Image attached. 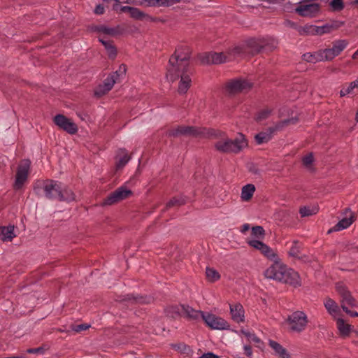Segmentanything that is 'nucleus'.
<instances>
[{
	"label": "nucleus",
	"instance_id": "28",
	"mask_svg": "<svg viewBox=\"0 0 358 358\" xmlns=\"http://www.w3.org/2000/svg\"><path fill=\"white\" fill-rule=\"evenodd\" d=\"M248 47L250 49L249 51L252 55L260 52L263 48V45H261L259 42L255 39H251L248 41Z\"/></svg>",
	"mask_w": 358,
	"mask_h": 358
},
{
	"label": "nucleus",
	"instance_id": "43",
	"mask_svg": "<svg viewBox=\"0 0 358 358\" xmlns=\"http://www.w3.org/2000/svg\"><path fill=\"white\" fill-rule=\"evenodd\" d=\"M90 327V325L87 324H76V325H74L72 328V329L73 331H75L76 332H81L83 331H85L87 329H88Z\"/></svg>",
	"mask_w": 358,
	"mask_h": 358
},
{
	"label": "nucleus",
	"instance_id": "46",
	"mask_svg": "<svg viewBox=\"0 0 358 358\" xmlns=\"http://www.w3.org/2000/svg\"><path fill=\"white\" fill-rule=\"evenodd\" d=\"M99 31L108 35H113L114 34V30L113 29L108 28L104 26H101L99 28Z\"/></svg>",
	"mask_w": 358,
	"mask_h": 358
},
{
	"label": "nucleus",
	"instance_id": "57",
	"mask_svg": "<svg viewBox=\"0 0 358 358\" xmlns=\"http://www.w3.org/2000/svg\"><path fill=\"white\" fill-rule=\"evenodd\" d=\"M357 80H358V78H357Z\"/></svg>",
	"mask_w": 358,
	"mask_h": 358
},
{
	"label": "nucleus",
	"instance_id": "23",
	"mask_svg": "<svg viewBox=\"0 0 358 358\" xmlns=\"http://www.w3.org/2000/svg\"><path fill=\"white\" fill-rule=\"evenodd\" d=\"M324 305L330 315L336 316L340 313L338 304L331 299L328 298L324 301Z\"/></svg>",
	"mask_w": 358,
	"mask_h": 358
},
{
	"label": "nucleus",
	"instance_id": "15",
	"mask_svg": "<svg viewBox=\"0 0 358 358\" xmlns=\"http://www.w3.org/2000/svg\"><path fill=\"white\" fill-rule=\"evenodd\" d=\"M131 194V192L130 190L127 189L124 186H122L110 193L105 199L104 203L112 205L126 199Z\"/></svg>",
	"mask_w": 358,
	"mask_h": 358
},
{
	"label": "nucleus",
	"instance_id": "50",
	"mask_svg": "<svg viewBox=\"0 0 358 358\" xmlns=\"http://www.w3.org/2000/svg\"><path fill=\"white\" fill-rule=\"evenodd\" d=\"M244 350H245V355H247L248 357H251V355L252 354V351L250 346L245 345Z\"/></svg>",
	"mask_w": 358,
	"mask_h": 358
},
{
	"label": "nucleus",
	"instance_id": "44",
	"mask_svg": "<svg viewBox=\"0 0 358 358\" xmlns=\"http://www.w3.org/2000/svg\"><path fill=\"white\" fill-rule=\"evenodd\" d=\"M27 352L29 354H38L43 355L45 352V349L43 347H38L36 348H29Z\"/></svg>",
	"mask_w": 358,
	"mask_h": 358
},
{
	"label": "nucleus",
	"instance_id": "19",
	"mask_svg": "<svg viewBox=\"0 0 358 358\" xmlns=\"http://www.w3.org/2000/svg\"><path fill=\"white\" fill-rule=\"evenodd\" d=\"M231 317L236 322H241L244 320V310L241 304L235 303L230 305Z\"/></svg>",
	"mask_w": 358,
	"mask_h": 358
},
{
	"label": "nucleus",
	"instance_id": "37",
	"mask_svg": "<svg viewBox=\"0 0 358 358\" xmlns=\"http://www.w3.org/2000/svg\"><path fill=\"white\" fill-rule=\"evenodd\" d=\"M241 332L248 339L250 342H253L257 345L261 343L260 339L257 336H256L255 334H254L252 332L243 329H242ZM257 346L259 347V345Z\"/></svg>",
	"mask_w": 358,
	"mask_h": 358
},
{
	"label": "nucleus",
	"instance_id": "21",
	"mask_svg": "<svg viewBox=\"0 0 358 358\" xmlns=\"http://www.w3.org/2000/svg\"><path fill=\"white\" fill-rule=\"evenodd\" d=\"M15 237L14 226L0 227V239L3 241H11Z\"/></svg>",
	"mask_w": 358,
	"mask_h": 358
},
{
	"label": "nucleus",
	"instance_id": "55",
	"mask_svg": "<svg viewBox=\"0 0 358 358\" xmlns=\"http://www.w3.org/2000/svg\"><path fill=\"white\" fill-rule=\"evenodd\" d=\"M354 58L358 57V50L353 55Z\"/></svg>",
	"mask_w": 358,
	"mask_h": 358
},
{
	"label": "nucleus",
	"instance_id": "18",
	"mask_svg": "<svg viewBox=\"0 0 358 358\" xmlns=\"http://www.w3.org/2000/svg\"><path fill=\"white\" fill-rule=\"evenodd\" d=\"M121 301H126L130 304H145L150 303L152 301V298L150 296H134L132 294H127L123 296Z\"/></svg>",
	"mask_w": 358,
	"mask_h": 358
},
{
	"label": "nucleus",
	"instance_id": "26",
	"mask_svg": "<svg viewBox=\"0 0 358 358\" xmlns=\"http://www.w3.org/2000/svg\"><path fill=\"white\" fill-rule=\"evenodd\" d=\"M99 41L104 45L108 57L111 59H114L117 55V50L112 43L110 41L104 40L103 38H100Z\"/></svg>",
	"mask_w": 358,
	"mask_h": 358
},
{
	"label": "nucleus",
	"instance_id": "10",
	"mask_svg": "<svg viewBox=\"0 0 358 358\" xmlns=\"http://www.w3.org/2000/svg\"><path fill=\"white\" fill-rule=\"evenodd\" d=\"M170 309L173 312L171 315L173 317H175V315H182L189 320L195 321L199 320L200 319L203 320V316L205 314V313L202 311L194 310L188 306H185L184 305L172 306Z\"/></svg>",
	"mask_w": 358,
	"mask_h": 358
},
{
	"label": "nucleus",
	"instance_id": "17",
	"mask_svg": "<svg viewBox=\"0 0 358 358\" xmlns=\"http://www.w3.org/2000/svg\"><path fill=\"white\" fill-rule=\"evenodd\" d=\"M117 80L115 78V75H110L103 81V85H100L94 92L96 96L100 97L109 92L114 84L117 83Z\"/></svg>",
	"mask_w": 358,
	"mask_h": 358
},
{
	"label": "nucleus",
	"instance_id": "9",
	"mask_svg": "<svg viewBox=\"0 0 358 358\" xmlns=\"http://www.w3.org/2000/svg\"><path fill=\"white\" fill-rule=\"evenodd\" d=\"M31 162L29 159H23L20 161L17 166L14 188L20 189L26 182L30 171Z\"/></svg>",
	"mask_w": 358,
	"mask_h": 358
},
{
	"label": "nucleus",
	"instance_id": "1",
	"mask_svg": "<svg viewBox=\"0 0 358 358\" xmlns=\"http://www.w3.org/2000/svg\"><path fill=\"white\" fill-rule=\"evenodd\" d=\"M190 52L187 47L180 46L171 56L167 66L166 78L174 82L180 78L178 92L185 94L191 85L190 75L192 71L189 65Z\"/></svg>",
	"mask_w": 358,
	"mask_h": 358
},
{
	"label": "nucleus",
	"instance_id": "41",
	"mask_svg": "<svg viewBox=\"0 0 358 358\" xmlns=\"http://www.w3.org/2000/svg\"><path fill=\"white\" fill-rule=\"evenodd\" d=\"M127 71L126 66L122 64L120 66L119 69L114 72L112 75H115V78L118 81L119 78L125 74Z\"/></svg>",
	"mask_w": 358,
	"mask_h": 358
},
{
	"label": "nucleus",
	"instance_id": "4",
	"mask_svg": "<svg viewBox=\"0 0 358 358\" xmlns=\"http://www.w3.org/2000/svg\"><path fill=\"white\" fill-rule=\"evenodd\" d=\"M248 145V142L242 134H238L234 138H229L222 134L215 143V147L220 152L238 153Z\"/></svg>",
	"mask_w": 358,
	"mask_h": 358
},
{
	"label": "nucleus",
	"instance_id": "53",
	"mask_svg": "<svg viewBox=\"0 0 358 358\" xmlns=\"http://www.w3.org/2000/svg\"><path fill=\"white\" fill-rule=\"evenodd\" d=\"M250 229V224H244L242 226V228L241 229V231L243 234H245L246 231H248Z\"/></svg>",
	"mask_w": 358,
	"mask_h": 358
},
{
	"label": "nucleus",
	"instance_id": "24",
	"mask_svg": "<svg viewBox=\"0 0 358 358\" xmlns=\"http://www.w3.org/2000/svg\"><path fill=\"white\" fill-rule=\"evenodd\" d=\"M302 58L304 61L310 63H316L318 62L323 61L322 55H321L320 50L315 52H307L303 54Z\"/></svg>",
	"mask_w": 358,
	"mask_h": 358
},
{
	"label": "nucleus",
	"instance_id": "31",
	"mask_svg": "<svg viewBox=\"0 0 358 358\" xmlns=\"http://www.w3.org/2000/svg\"><path fill=\"white\" fill-rule=\"evenodd\" d=\"M348 42L345 40L336 41L333 43L332 48L335 53L338 55L347 47Z\"/></svg>",
	"mask_w": 358,
	"mask_h": 358
},
{
	"label": "nucleus",
	"instance_id": "29",
	"mask_svg": "<svg viewBox=\"0 0 358 358\" xmlns=\"http://www.w3.org/2000/svg\"><path fill=\"white\" fill-rule=\"evenodd\" d=\"M337 327L340 331V333L343 336H348L350 332V325L345 323V322L341 319L338 318L336 321Z\"/></svg>",
	"mask_w": 358,
	"mask_h": 358
},
{
	"label": "nucleus",
	"instance_id": "56",
	"mask_svg": "<svg viewBox=\"0 0 358 358\" xmlns=\"http://www.w3.org/2000/svg\"><path fill=\"white\" fill-rule=\"evenodd\" d=\"M355 119H356V121L358 122V110L357 111Z\"/></svg>",
	"mask_w": 358,
	"mask_h": 358
},
{
	"label": "nucleus",
	"instance_id": "6",
	"mask_svg": "<svg viewBox=\"0 0 358 358\" xmlns=\"http://www.w3.org/2000/svg\"><path fill=\"white\" fill-rule=\"evenodd\" d=\"M296 122L297 119L296 117H292L289 119L285 120L277 124L275 127H269L266 131L257 134L255 136V141L257 143V144L267 143L271 138L273 133L276 130L281 129L285 125L295 124Z\"/></svg>",
	"mask_w": 358,
	"mask_h": 358
},
{
	"label": "nucleus",
	"instance_id": "7",
	"mask_svg": "<svg viewBox=\"0 0 358 358\" xmlns=\"http://www.w3.org/2000/svg\"><path fill=\"white\" fill-rule=\"evenodd\" d=\"M206 129L192 126H178L169 131V136L173 137L179 136H202L206 135Z\"/></svg>",
	"mask_w": 358,
	"mask_h": 358
},
{
	"label": "nucleus",
	"instance_id": "30",
	"mask_svg": "<svg viewBox=\"0 0 358 358\" xmlns=\"http://www.w3.org/2000/svg\"><path fill=\"white\" fill-rule=\"evenodd\" d=\"M186 203V199L183 196L173 197L166 206V209H169L174 206H180Z\"/></svg>",
	"mask_w": 358,
	"mask_h": 358
},
{
	"label": "nucleus",
	"instance_id": "25",
	"mask_svg": "<svg viewBox=\"0 0 358 358\" xmlns=\"http://www.w3.org/2000/svg\"><path fill=\"white\" fill-rule=\"evenodd\" d=\"M255 191V187L252 184H248L243 187L241 191V199L243 201H249L253 196Z\"/></svg>",
	"mask_w": 358,
	"mask_h": 358
},
{
	"label": "nucleus",
	"instance_id": "42",
	"mask_svg": "<svg viewBox=\"0 0 358 358\" xmlns=\"http://www.w3.org/2000/svg\"><path fill=\"white\" fill-rule=\"evenodd\" d=\"M252 234L255 236L259 237L264 234V230L263 227L260 226H256L252 228Z\"/></svg>",
	"mask_w": 358,
	"mask_h": 358
},
{
	"label": "nucleus",
	"instance_id": "2",
	"mask_svg": "<svg viewBox=\"0 0 358 358\" xmlns=\"http://www.w3.org/2000/svg\"><path fill=\"white\" fill-rule=\"evenodd\" d=\"M260 252L268 259L274 261V263L264 271V276L266 278L289 284L294 287L300 286L301 282L298 273L278 262L276 254L270 247L265 244Z\"/></svg>",
	"mask_w": 358,
	"mask_h": 358
},
{
	"label": "nucleus",
	"instance_id": "52",
	"mask_svg": "<svg viewBox=\"0 0 358 358\" xmlns=\"http://www.w3.org/2000/svg\"><path fill=\"white\" fill-rule=\"evenodd\" d=\"M145 2L148 3L150 6H155V4L159 3L161 0H143Z\"/></svg>",
	"mask_w": 358,
	"mask_h": 358
},
{
	"label": "nucleus",
	"instance_id": "51",
	"mask_svg": "<svg viewBox=\"0 0 358 358\" xmlns=\"http://www.w3.org/2000/svg\"><path fill=\"white\" fill-rule=\"evenodd\" d=\"M104 12V7L101 6V5H98L96 8H95V13L96 14H103Z\"/></svg>",
	"mask_w": 358,
	"mask_h": 358
},
{
	"label": "nucleus",
	"instance_id": "54",
	"mask_svg": "<svg viewBox=\"0 0 358 358\" xmlns=\"http://www.w3.org/2000/svg\"><path fill=\"white\" fill-rule=\"evenodd\" d=\"M117 2H119L120 3H128L131 4L134 2V0H115Z\"/></svg>",
	"mask_w": 358,
	"mask_h": 358
},
{
	"label": "nucleus",
	"instance_id": "5",
	"mask_svg": "<svg viewBox=\"0 0 358 358\" xmlns=\"http://www.w3.org/2000/svg\"><path fill=\"white\" fill-rule=\"evenodd\" d=\"M244 54V50L242 47H235L233 50L229 51L227 55L224 52H208L201 56V62L206 64H218L227 62L231 59V57H241Z\"/></svg>",
	"mask_w": 358,
	"mask_h": 358
},
{
	"label": "nucleus",
	"instance_id": "39",
	"mask_svg": "<svg viewBox=\"0 0 358 358\" xmlns=\"http://www.w3.org/2000/svg\"><path fill=\"white\" fill-rule=\"evenodd\" d=\"M271 110L269 108H265L259 111L257 115V120L262 121L266 119L271 114Z\"/></svg>",
	"mask_w": 358,
	"mask_h": 358
},
{
	"label": "nucleus",
	"instance_id": "36",
	"mask_svg": "<svg viewBox=\"0 0 358 358\" xmlns=\"http://www.w3.org/2000/svg\"><path fill=\"white\" fill-rule=\"evenodd\" d=\"M206 275L207 279L210 282H215L220 277L219 273L212 268H206Z\"/></svg>",
	"mask_w": 358,
	"mask_h": 358
},
{
	"label": "nucleus",
	"instance_id": "49",
	"mask_svg": "<svg viewBox=\"0 0 358 358\" xmlns=\"http://www.w3.org/2000/svg\"><path fill=\"white\" fill-rule=\"evenodd\" d=\"M327 29H328V28L326 27H318L316 28L315 31L317 34L321 35V34L326 33Z\"/></svg>",
	"mask_w": 358,
	"mask_h": 358
},
{
	"label": "nucleus",
	"instance_id": "3",
	"mask_svg": "<svg viewBox=\"0 0 358 358\" xmlns=\"http://www.w3.org/2000/svg\"><path fill=\"white\" fill-rule=\"evenodd\" d=\"M34 189L38 194H41L39 191L41 189L43 196L49 200L71 203L76 201L77 199V196L72 189L58 180H44L38 184Z\"/></svg>",
	"mask_w": 358,
	"mask_h": 358
},
{
	"label": "nucleus",
	"instance_id": "47",
	"mask_svg": "<svg viewBox=\"0 0 358 358\" xmlns=\"http://www.w3.org/2000/svg\"><path fill=\"white\" fill-rule=\"evenodd\" d=\"M343 311H345L348 315L352 317H358V313L357 311L350 310L348 308V306L345 307V309H343Z\"/></svg>",
	"mask_w": 358,
	"mask_h": 358
},
{
	"label": "nucleus",
	"instance_id": "8",
	"mask_svg": "<svg viewBox=\"0 0 358 358\" xmlns=\"http://www.w3.org/2000/svg\"><path fill=\"white\" fill-rule=\"evenodd\" d=\"M336 290L340 296V302L342 309L349 306L355 308L357 306V301L352 296L351 292L343 282H338L336 285Z\"/></svg>",
	"mask_w": 358,
	"mask_h": 358
},
{
	"label": "nucleus",
	"instance_id": "22",
	"mask_svg": "<svg viewBox=\"0 0 358 358\" xmlns=\"http://www.w3.org/2000/svg\"><path fill=\"white\" fill-rule=\"evenodd\" d=\"M120 10L122 13H128L131 17L136 20H141L144 14L139 9L129 6H122Z\"/></svg>",
	"mask_w": 358,
	"mask_h": 358
},
{
	"label": "nucleus",
	"instance_id": "11",
	"mask_svg": "<svg viewBox=\"0 0 358 358\" xmlns=\"http://www.w3.org/2000/svg\"><path fill=\"white\" fill-rule=\"evenodd\" d=\"M290 329L295 331H301L307 324L308 320L306 314L301 311L293 313L288 318Z\"/></svg>",
	"mask_w": 358,
	"mask_h": 358
},
{
	"label": "nucleus",
	"instance_id": "34",
	"mask_svg": "<svg viewBox=\"0 0 358 358\" xmlns=\"http://www.w3.org/2000/svg\"><path fill=\"white\" fill-rule=\"evenodd\" d=\"M130 157L128 155V153L126 151L122 152V155L119 157V159L116 162V166L117 169H120L124 167L127 163L129 161Z\"/></svg>",
	"mask_w": 358,
	"mask_h": 358
},
{
	"label": "nucleus",
	"instance_id": "48",
	"mask_svg": "<svg viewBox=\"0 0 358 358\" xmlns=\"http://www.w3.org/2000/svg\"><path fill=\"white\" fill-rule=\"evenodd\" d=\"M200 358H220V357L213 352H207L203 354Z\"/></svg>",
	"mask_w": 358,
	"mask_h": 358
},
{
	"label": "nucleus",
	"instance_id": "45",
	"mask_svg": "<svg viewBox=\"0 0 358 358\" xmlns=\"http://www.w3.org/2000/svg\"><path fill=\"white\" fill-rule=\"evenodd\" d=\"M313 162V156L312 154H308L303 158V164L306 166H309Z\"/></svg>",
	"mask_w": 358,
	"mask_h": 358
},
{
	"label": "nucleus",
	"instance_id": "13",
	"mask_svg": "<svg viewBox=\"0 0 358 358\" xmlns=\"http://www.w3.org/2000/svg\"><path fill=\"white\" fill-rule=\"evenodd\" d=\"M203 320L208 327L213 329H227L229 327L226 320L213 314L205 313Z\"/></svg>",
	"mask_w": 358,
	"mask_h": 358
},
{
	"label": "nucleus",
	"instance_id": "32",
	"mask_svg": "<svg viewBox=\"0 0 358 358\" xmlns=\"http://www.w3.org/2000/svg\"><path fill=\"white\" fill-rule=\"evenodd\" d=\"M173 348L185 355H189L192 352L190 347L184 343H180L173 345Z\"/></svg>",
	"mask_w": 358,
	"mask_h": 358
},
{
	"label": "nucleus",
	"instance_id": "33",
	"mask_svg": "<svg viewBox=\"0 0 358 358\" xmlns=\"http://www.w3.org/2000/svg\"><path fill=\"white\" fill-rule=\"evenodd\" d=\"M301 246V243L297 241H293L292 247L289 251V255L296 258H301V257L299 255Z\"/></svg>",
	"mask_w": 358,
	"mask_h": 358
},
{
	"label": "nucleus",
	"instance_id": "38",
	"mask_svg": "<svg viewBox=\"0 0 358 358\" xmlns=\"http://www.w3.org/2000/svg\"><path fill=\"white\" fill-rule=\"evenodd\" d=\"M299 213L301 217H306L315 215L317 213V209L316 208H309V207H302L300 208Z\"/></svg>",
	"mask_w": 358,
	"mask_h": 358
},
{
	"label": "nucleus",
	"instance_id": "14",
	"mask_svg": "<svg viewBox=\"0 0 358 358\" xmlns=\"http://www.w3.org/2000/svg\"><path fill=\"white\" fill-rule=\"evenodd\" d=\"M54 122L60 129L66 131L70 134H74L78 131L76 124L63 115H57L54 117Z\"/></svg>",
	"mask_w": 358,
	"mask_h": 358
},
{
	"label": "nucleus",
	"instance_id": "27",
	"mask_svg": "<svg viewBox=\"0 0 358 358\" xmlns=\"http://www.w3.org/2000/svg\"><path fill=\"white\" fill-rule=\"evenodd\" d=\"M270 347L282 358H285L287 356L286 350L278 343L274 341H270Z\"/></svg>",
	"mask_w": 358,
	"mask_h": 358
},
{
	"label": "nucleus",
	"instance_id": "35",
	"mask_svg": "<svg viewBox=\"0 0 358 358\" xmlns=\"http://www.w3.org/2000/svg\"><path fill=\"white\" fill-rule=\"evenodd\" d=\"M320 52L323 57V61L332 60L335 57L338 56L334 51V48L332 47L331 48L321 50Z\"/></svg>",
	"mask_w": 358,
	"mask_h": 358
},
{
	"label": "nucleus",
	"instance_id": "12",
	"mask_svg": "<svg viewBox=\"0 0 358 358\" xmlns=\"http://www.w3.org/2000/svg\"><path fill=\"white\" fill-rule=\"evenodd\" d=\"M252 84L243 79H235L229 81L226 85V91L230 94L248 92Z\"/></svg>",
	"mask_w": 358,
	"mask_h": 358
},
{
	"label": "nucleus",
	"instance_id": "40",
	"mask_svg": "<svg viewBox=\"0 0 358 358\" xmlns=\"http://www.w3.org/2000/svg\"><path fill=\"white\" fill-rule=\"evenodd\" d=\"M249 245L251 247L258 250H261V249L264 247L265 245L263 242L258 241V240H251L248 241Z\"/></svg>",
	"mask_w": 358,
	"mask_h": 358
},
{
	"label": "nucleus",
	"instance_id": "16",
	"mask_svg": "<svg viewBox=\"0 0 358 358\" xmlns=\"http://www.w3.org/2000/svg\"><path fill=\"white\" fill-rule=\"evenodd\" d=\"M355 220L353 213L346 208L344 211V216L341 220L333 227L332 230L335 231H341L348 228Z\"/></svg>",
	"mask_w": 358,
	"mask_h": 358
},
{
	"label": "nucleus",
	"instance_id": "20",
	"mask_svg": "<svg viewBox=\"0 0 358 358\" xmlns=\"http://www.w3.org/2000/svg\"><path fill=\"white\" fill-rule=\"evenodd\" d=\"M358 91V80L357 79L349 83H345L342 85L340 91L341 96H345L348 94H355Z\"/></svg>",
	"mask_w": 358,
	"mask_h": 358
}]
</instances>
